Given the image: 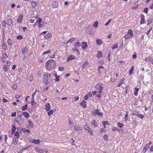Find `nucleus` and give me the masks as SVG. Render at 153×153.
<instances>
[{
	"label": "nucleus",
	"instance_id": "1",
	"mask_svg": "<svg viewBox=\"0 0 153 153\" xmlns=\"http://www.w3.org/2000/svg\"><path fill=\"white\" fill-rule=\"evenodd\" d=\"M56 65V63L55 60L53 59H50L47 61L45 67L47 70L50 71L54 69Z\"/></svg>",
	"mask_w": 153,
	"mask_h": 153
},
{
	"label": "nucleus",
	"instance_id": "2",
	"mask_svg": "<svg viewBox=\"0 0 153 153\" xmlns=\"http://www.w3.org/2000/svg\"><path fill=\"white\" fill-rule=\"evenodd\" d=\"M103 88L102 84V83H98L95 86V88L97 90L98 93L99 94L102 92Z\"/></svg>",
	"mask_w": 153,
	"mask_h": 153
},
{
	"label": "nucleus",
	"instance_id": "3",
	"mask_svg": "<svg viewBox=\"0 0 153 153\" xmlns=\"http://www.w3.org/2000/svg\"><path fill=\"white\" fill-rule=\"evenodd\" d=\"M43 76L44 77L43 79V82L45 83L48 84L49 83L48 80V76H51V74H50L48 75V74H45Z\"/></svg>",
	"mask_w": 153,
	"mask_h": 153
},
{
	"label": "nucleus",
	"instance_id": "4",
	"mask_svg": "<svg viewBox=\"0 0 153 153\" xmlns=\"http://www.w3.org/2000/svg\"><path fill=\"white\" fill-rule=\"evenodd\" d=\"M92 27L90 26H88L86 29V32L89 34H92L93 32L92 31Z\"/></svg>",
	"mask_w": 153,
	"mask_h": 153
},
{
	"label": "nucleus",
	"instance_id": "5",
	"mask_svg": "<svg viewBox=\"0 0 153 153\" xmlns=\"http://www.w3.org/2000/svg\"><path fill=\"white\" fill-rule=\"evenodd\" d=\"M30 142L36 144H38L40 143V141L39 139H32L30 141Z\"/></svg>",
	"mask_w": 153,
	"mask_h": 153
},
{
	"label": "nucleus",
	"instance_id": "6",
	"mask_svg": "<svg viewBox=\"0 0 153 153\" xmlns=\"http://www.w3.org/2000/svg\"><path fill=\"white\" fill-rule=\"evenodd\" d=\"M81 46L82 49L85 50L87 48V43L86 42H82L81 44Z\"/></svg>",
	"mask_w": 153,
	"mask_h": 153
},
{
	"label": "nucleus",
	"instance_id": "7",
	"mask_svg": "<svg viewBox=\"0 0 153 153\" xmlns=\"http://www.w3.org/2000/svg\"><path fill=\"white\" fill-rule=\"evenodd\" d=\"M76 58V56L74 55H70L68 58L67 61L68 62L69 61L74 59Z\"/></svg>",
	"mask_w": 153,
	"mask_h": 153
},
{
	"label": "nucleus",
	"instance_id": "8",
	"mask_svg": "<svg viewBox=\"0 0 153 153\" xmlns=\"http://www.w3.org/2000/svg\"><path fill=\"white\" fill-rule=\"evenodd\" d=\"M35 149L37 152H39L40 153H43L44 152V150L43 149H40L38 147H36Z\"/></svg>",
	"mask_w": 153,
	"mask_h": 153
},
{
	"label": "nucleus",
	"instance_id": "9",
	"mask_svg": "<svg viewBox=\"0 0 153 153\" xmlns=\"http://www.w3.org/2000/svg\"><path fill=\"white\" fill-rule=\"evenodd\" d=\"M23 15L22 14H20L18 17L17 20V22L19 23H21L22 22V19L23 18Z\"/></svg>",
	"mask_w": 153,
	"mask_h": 153
},
{
	"label": "nucleus",
	"instance_id": "10",
	"mask_svg": "<svg viewBox=\"0 0 153 153\" xmlns=\"http://www.w3.org/2000/svg\"><path fill=\"white\" fill-rule=\"evenodd\" d=\"M58 5V1H55L52 3V6L53 8H56Z\"/></svg>",
	"mask_w": 153,
	"mask_h": 153
},
{
	"label": "nucleus",
	"instance_id": "11",
	"mask_svg": "<svg viewBox=\"0 0 153 153\" xmlns=\"http://www.w3.org/2000/svg\"><path fill=\"white\" fill-rule=\"evenodd\" d=\"M141 20L140 21V24H142L145 23V20L144 19L145 16L143 15L142 14L141 15Z\"/></svg>",
	"mask_w": 153,
	"mask_h": 153
},
{
	"label": "nucleus",
	"instance_id": "12",
	"mask_svg": "<svg viewBox=\"0 0 153 153\" xmlns=\"http://www.w3.org/2000/svg\"><path fill=\"white\" fill-rule=\"evenodd\" d=\"M149 146L148 145H146V146H145L143 149V152L144 153H145L146 151H147L149 148Z\"/></svg>",
	"mask_w": 153,
	"mask_h": 153
},
{
	"label": "nucleus",
	"instance_id": "13",
	"mask_svg": "<svg viewBox=\"0 0 153 153\" xmlns=\"http://www.w3.org/2000/svg\"><path fill=\"white\" fill-rule=\"evenodd\" d=\"M7 25L9 26H10L12 24V21L10 19H8L7 21Z\"/></svg>",
	"mask_w": 153,
	"mask_h": 153
},
{
	"label": "nucleus",
	"instance_id": "14",
	"mask_svg": "<svg viewBox=\"0 0 153 153\" xmlns=\"http://www.w3.org/2000/svg\"><path fill=\"white\" fill-rule=\"evenodd\" d=\"M104 70V68L103 66H100L99 67V73L100 74H101L102 73V70Z\"/></svg>",
	"mask_w": 153,
	"mask_h": 153
},
{
	"label": "nucleus",
	"instance_id": "15",
	"mask_svg": "<svg viewBox=\"0 0 153 153\" xmlns=\"http://www.w3.org/2000/svg\"><path fill=\"white\" fill-rule=\"evenodd\" d=\"M45 108L47 111H49L51 109V106L49 103H47L46 105Z\"/></svg>",
	"mask_w": 153,
	"mask_h": 153
},
{
	"label": "nucleus",
	"instance_id": "16",
	"mask_svg": "<svg viewBox=\"0 0 153 153\" xmlns=\"http://www.w3.org/2000/svg\"><path fill=\"white\" fill-rule=\"evenodd\" d=\"M37 3L36 2L32 1L31 2V6L33 8H35L36 6Z\"/></svg>",
	"mask_w": 153,
	"mask_h": 153
},
{
	"label": "nucleus",
	"instance_id": "17",
	"mask_svg": "<svg viewBox=\"0 0 153 153\" xmlns=\"http://www.w3.org/2000/svg\"><path fill=\"white\" fill-rule=\"evenodd\" d=\"M27 48L26 47H25L22 50V54H25V53L27 52Z\"/></svg>",
	"mask_w": 153,
	"mask_h": 153
},
{
	"label": "nucleus",
	"instance_id": "18",
	"mask_svg": "<svg viewBox=\"0 0 153 153\" xmlns=\"http://www.w3.org/2000/svg\"><path fill=\"white\" fill-rule=\"evenodd\" d=\"M86 102L84 100L82 101L81 103V105L83 107L85 108L86 106Z\"/></svg>",
	"mask_w": 153,
	"mask_h": 153
},
{
	"label": "nucleus",
	"instance_id": "19",
	"mask_svg": "<svg viewBox=\"0 0 153 153\" xmlns=\"http://www.w3.org/2000/svg\"><path fill=\"white\" fill-rule=\"evenodd\" d=\"M91 124L94 127H97V122L95 120H93L91 122Z\"/></svg>",
	"mask_w": 153,
	"mask_h": 153
},
{
	"label": "nucleus",
	"instance_id": "20",
	"mask_svg": "<svg viewBox=\"0 0 153 153\" xmlns=\"http://www.w3.org/2000/svg\"><path fill=\"white\" fill-rule=\"evenodd\" d=\"M102 56V53L100 51H98L97 55V58H100Z\"/></svg>",
	"mask_w": 153,
	"mask_h": 153
},
{
	"label": "nucleus",
	"instance_id": "21",
	"mask_svg": "<svg viewBox=\"0 0 153 153\" xmlns=\"http://www.w3.org/2000/svg\"><path fill=\"white\" fill-rule=\"evenodd\" d=\"M77 48H76L75 49H72V51L73 52H75V53L77 55H79V52L78 50L77 49Z\"/></svg>",
	"mask_w": 153,
	"mask_h": 153
},
{
	"label": "nucleus",
	"instance_id": "22",
	"mask_svg": "<svg viewBox=\"0 0 153 153\" xmlns=\"http://www.w3.org/2000/svg\"><path fill=\"white\" fill-rule=\"evenodd\" d=\"M135 91L134 92V94L135 96H137L138 94V91H139V89L135 87Z\"/></svg>",
	"mask_w": 153,
	"mask_h": 153
},
{
	"label": "nucleus",
	"instance_id": "23",
	"mask_svg": "<svg viewBox=\"0 0 153 153\" xmlns=\"http://www.w3.org/2000/svg\"><path fill=\"white\" fill-rule=\"evenodd\" d=\"M18 141V138H15L13 139V144L15 145H16L17 144V142Z\"/></svg>",
	"mask_w": 153,
	"mask_h": 153
},
{
	"label": "nucleus",
	"instance_id": "24",
	"mask_svg": "<svg viewBox=\"0 0 153 153\" xmlns=\"http://www.w3.org/2000/svg\"><path fill=\"white\" fill-rule=\"evenodd\" d=\"M74 128L75 130L76 131L81 130V127L78 126H74Z\"/></svg>",
	"mask_w": 153,
	"mask_h": 153
},
{
	"label": "nucleus",
	"instance_id": "25",
	"mask_svg": "<svg viewBox=\"0 0 153 153\" xmlns=\"http://www.w3.org/2000/svg\"><path fill=\"white\" fill-rule=\"evenodd\" d=\"M80 43L79 42H77L74 43V45L76 47V48H78L80 45Z\"/></svg>",
	"mask_w": 153,
	"mask_h": 153
},
{
	"label": "nucleus",
	"instance_id": "26",
	"mask_svg": "<svg viewBox=\"0 0 153 153\" xmlns=\"http://www.w3.org/2000/svg\"><path fill=\"white\" fill-rule=\"evenodd\" d=\"M24 116L26 118H28L29 116L28 113L27 112H24L23 113Z\"/></svg>",
	"mask_w": 153,
	"mask_h": 153
},
{
	"label": "nucleus",
	"instance_id": "27",
	"mask_svg": "<svg viewBox=\"0 0 153 153\" xmlns=\"http://www.w3.org/2000/svg\"><path fill=\"white\" fill-rule=\"evenodd\" d=\"M128 34L130 35L131 37L133 35V32L132 30L131 29H129L128 33Z\"/></svg>",
	"mask_w": 153,
	"mask_h": 153
},
{
	"label": "nucleus",
	"instance_id": "28",
	"mask_svg": "<svg viewBox=\"0 0 153 153\" xmlns=\"http://www.w3.org/2000/svg\"><path fill=\"white\" fill-rule=\"evenodd\" d=\"M88 131L89 133L91 135H94L93 131L92 129H91V128H90Z\"/></svg>",
	"mask_w": 153,
	"mask_h": 153
},
{
	"label": "nucleus",
	"instance_id": "29",
	"mask_svg": "<svg viewBox=\"0 0 153 153\" xmlns=\"http://www.w3.org/2000/svg\"><path fill=\"white\" fill-rule=\"evenodd\" d=\"M97 44L99 45H101L102 43V41L101 39H97Z\"/></svg>",
	"mask_w": 153,
	"mask_h": 153
},
{
	"label": "nucleus",
	"instance_id": "30",
	"mask_svg": "<svg viewBox=\"0 0 153 153\" xmlns=\"http://www.w3.org/2000/svg\"><path fill=\"white\" fill-rule=\"evenodd\" d=\"M102 124L104 126H105V125H109V123L107 121H104L102 122Z\"/></svg>",
	"mask_w": 153,
	"mask_h": 153
},
{
	"label": "nucleus",
	"instance_id": "31",
	"mask_svg": "<svg viewBox=\"0 0 153 153\" xmlns=\"http://www.w3.org/2000/svg\"><path fill=\"white\" fill-rule=\"evenodd\" d=\"M84 129L87 131H88L90 128H89V126L87 125H85L84 126Z\"/></svg>",
	"mask_w": 153,
	"mask_h": 153
},
{
	"label": "nucleus",
	"instance_id": "32",
	"mask_svg": "<svg viewBox=\"0 0 153 153\" xmlns=\"http://www.w3.org/2000/svg\"><path fill=\"white\" fill-rule=\"evenodd\" d=\"M28 125L31 128L33 127V123L32 121L30 120H29L28 121Z\"/></svg>",
	"mask_w": 153,
	"mask_h": 153
},
{
	"label": "nucleus",
	"instance_id": "33",
	"mask_svg": "<svg viewBox=\"0 0 153 153\" xmlns=\"http://www.w3.org/2000/svg\"><path fill=\"white\" fill-rule=\"evenodd\" d=\"M134 67L133 66L131 68V69H130L129 71V75H131L132 74V72H133V71L134 70Z\"/></svg>",
	"mask_w": 153,
	"mask_h": 153
},
{
	"label": "nucleus",
	"instance_id": "34",
	"mask_svg": "<svg viewBox=\"0 0 153 153\" xmlns=\"http://www.w3.org/2000/svg\"><path fill=\"white\" fill-rule=\"evenodd\" d=\"M99 112V111L98 109H96L93 111V114L94 115H95L97 114H98Z\"/></svg>",
	"mask_w": 153,
	"mask_h": 153
},
{
	"label": "nucleus",
	"instance_id": "35",
	"mask_svg": "<svg viewBox=\"0 0 153 153\" xmlns=\"http://www.w3.org/2000/svg\"><path fill=\"white\" fill-rule=\"evenodd\" d=\"M52 35L50 33H48L45 36V38H49L51 37Z\"/></svg>",
	"mask_w": 153,
	"mask_h": 153
},
{
	"label": "nucleus",
	"instance_id": "36",
	"mask_svg": "<svg viewBox=\"0 0 153 153\" xmlns=\"http://www.w3.org/2000/svg\"><path fill=\"white\" fill-rule=\"evenodd\" d=\"M16 130V128L15 126H13L12 128V134L13 133H15V130Z\"/></svg>",
	"mask_w": 153,
	"mask_h": 153
},
{
	"label": "nucleus",
	"instance_id": "37",
	"mask_svg": "<svg viewBox=\"0 0 153 153\" xmlns=\"http://www.w3.org/2000/svg\"><path fill=\"white\" fill-rule=\"evenodd\" d=\"M27 107V104H26L22 107V109L23 111H25Z\"/></svg>",
	"mask_w": 153,
	"mask_h": 153
},
{
	"label": "nucleus",
	"instance_id": "38",
	"mask_svg": "<svg viewBox=\"0 0 153 153\" xmlns=\"http://www.w3.org/2000/svg\"><path fill=\"white\" fill-rule=\"evenodd\" d=\"M98 24V23L97 21L95 22L93 24L94 27L95 28L97 27Z\"/></svg>",
	"mask_w": 153,
	"mask_h": 153
},
{
	"label": "nucleus",
	"instance_id": "39",
	"mask_svg": "<svg viewBox=\"0 0 153 153\" xmlns=\"http://www.w3.org/2000/svg\"><path fill=\"white\" fill-rule=\"evenodd\" d=\"M117 125L120 128H122L124 126V125L122 123H117Z\"/></svg>",
	"mask_w": 153,
	"mask_h": 153
},
{
	"label": "nucleus",
	"instance_id": "40",
	"mask_svg": "<svg viewBox=\"0 0 153 153\" xmlns=\"http://www.w3.org/2000/svg\"><path fill=\"white\" fill-rule=\"evenodd\" d=\"M7 42L8 44L9 45H11L12 42V40H11V39H8Z\"/></svg>",
	"mask_w": 153,
	"mask_h": 153
},
{
	"label": "nucleus",
	"instance_id": "41",
	"mask_svg": "<svg viewBox=\"0 0 153 153\" xmlns=\"http://www.w3.org/2000/svg\"><path fill=\"white\" fill-rule=\"evenodd\" d=\"M55 77L56 79H55L54 80L58 82L60 80V79L59 78V76H56Z\"/></svg>",
	"mask_w": 153,
	"mask_h": 153
},
{
	"label": "nucleus",
	"instance_id": "42",
	"mask_svg": "<svg viewBox=\"0 0 153 153\" xmlns=\"http://www.w3.org/2000/svg\"><path fill=\"white\" fill-rule=\"evenodd\" d=\"M101 95L100 94H97L95 98L97 100H99L100 98L101 97Z\"/></svg>",
	"mask_w": 153,
	"mask_h": 153
},
{
	"label": "nucleus",
	"instance_id": "43",
	"mask_svg": "<svg viewBox=\"0 0 153 153\" xmlns=\"http://www.w3.org/2000/svg\"><path fill=\"white\" fill-rule=\"evenodd\" d=\"M53 110H50L48 112V115L50 116V115L52 114L53 113Z\"/></svg>",
	"mask_w": 153,
	"mask_h": 153
},
{
	"label": "nucleus",
	"instance_id": "44",
	"mask_svg": "<svg viewBox=\"0 0 153 153\" xmlns=\"http://www.w3.org/2000/svg\"><path fill=\"white\" fill-rule=\"evenodd\" d=\"M87 62L86 61H85L84 63V64H83V65L82 66V68H85V67H86V65H87Z\"/></svg>",
	"mask_w": 153,
	"mask_h": 153
},
{
	"label": "nucleus",
	"instance_id": "45",
	"mask_svg": "<svg viewBox=\"0 0 153 153\" xmlns=\"http://www.w3.org/2000/svg\"><path fill=\"white\" fill-rule=\"evenodd\" d=\"M118 45L117 44H116L113 45L112 47V49H114L115 48H117L118 47Z\"/></svg>",
	"mask_w": 153,
	"mask_h": 153
},
{
	"label": "nucleus",
	"instance_id": "46",
	"mask_svg": "<svg viewBox=\"0 0 153 153\" xmlns=\"http://www.w3.org/2000/svg\"><path fill=\"white\" fill-rule=\"evenodd\" d=\"M103 138L104 140H105L107 141L108 140V135L107 134H105L103 137Z\"/></svg>",
	"mask_w": 153,
	"mask_h": 153
},
{
	"label": "nucleus",
	"instance_id": "47",
	"mask_svg": "<svg viewBox=\"0 0 153 153\" xmlns=\"http://www.w3.org/2000/svg\"><path fill=\"white\" fill-rule=\"evenodd\" d=\"M14 133V135L16 136L18 138L19 137V133L17 131H16Z\"/></svg>",
	"mask_w": 153,
	"mask_h": 153
},
{
	"label": "nucleus",
	"instance_id": "48",
	"mask_svg": "<svg viewBox=\"0 0 153 153\" xmlns=\"http://www.w3.org/2000/svg\"><path fill=\"white\" fill-rule=\"evenodd\" d=\"M137 116L139 117L140 118L142 119L143 118L144 116L143 115L138 114Z\"/></svg>",
	"mask_w": 153,
	"mask_h": 153
},
{
	"label": "nucleus",
	"instance_id": "49",
	"mask_svg": "<svg viewBox=\"0 0 153 153\" xmlns=\"http://www.w3.org/2000/svg\"><path fill=\"white\" fill-rule=\"evenodd\" d=\"M51 53V51L48 50L46 52H44L42 53V55L46 54L48 53Z\"/></svg>",
	"mask_w": 153,
	"mask_h": 153
},
{
	"label": "nucleus",
	"instance_id": "50",
	"mask_svg": "<svg viewBox=\"0 0 153 153\" xmlns=\"http://www.w3.org/2000/svg\"><path fill=\"white\" fill-rule=\"evenodd\" d=\"M42 21V19L40 18H39L38 19L37 21L36 22L38 23L39 24H40L41 23Z\"/></svg>",
	"mask_w": 153,
	"mask_h": 153
},
{
	"label": "nucleus",
	"instance_id": "51",
	"mask_svg": "<svg viewBox=\"0 0 153 153\" xmlns=\"http://www.w3.org/2000/svg\"><path fill=\"white\" fill-rule=\"evenodd\" d=\"M64 68L63 67H59V70L60 71H62L64 70Z\"/></svg>",
	"mask_w": 153,
	"mask_h": 153
},
{
	"label": "nucleus",
	"instance_id": "52",
	"mask_svg": "<svg viewBox=\"0 0 153 153\" xmlns=\"http://www.w3.org/2000/svg\"><path fill=\"white\" fill-rule=\"evenodd\" d=\"M131 37L130 36V35L127 33L125 36L124 38H129Z\"/></svg>",
	"mask_w": 153,
	"mask_h": 153
},
{
	"label": "nucleus",
	"instance_id": "53",
	"mask_svg": "<svg viewBox=\"0 0 153 153\" xmlns=\"http://www.w3.org/2000/svg\"><path fill=\"white\" fill-rule=\"evenodd\" d=\"M3 57L4 58H6L7 57V56L6 53H4L2 54Z\"/></svg>",
	"mask_w": 153,
	"mask_h": 153
},
{
	"label": "nucleus",
	"instance_id": "54",
	"mask_svg": "<svg viewBox=\"0 0 153 153\" xmlns=\"http://www.w3.org/2000/svg\"><path fill=\"white\" fill-rule=\"evenodd\" d=\"M36 103V102H35V101H34V100H32V101H31V105H34Z\"/></svg>",
	"mask_w": 153,
	"mask_h": 153
},
{
	"label": "nucleus",
	"instance_id": "55",
	"mask_svg": "<svg viewBox=\"0 0 153 153\" xmlns=\"http://www.w3.org/2000/svg\"><path fill=\"white\" fill-rule=\"evenodd\" d=\"M152 22V21L151 19H149L148 20V23L147 24L148 25H149Z\"/></svg>",
	"mask_w": 153,
	"mask_h": 153
},
{
	"label": "nucleus",
	"instance_id": "56",
	"mask_svg": "<svg viewBox=\"0 0 153 153\" xmlns=\"http://www.w3.org/2000/svg\"><path fill=\"white\" fill-rule=\"evenodd\" d=\"M138 7V5H136L134 6H133L132 7V9L133 10H134L136 9H137Z\"/></svg>",
	"mask_w": 153,
	"mask_h": 153
},
{
	"label": "nucleus",
	"instance_id": "57",
	"mask_svg": "<svg viewBox=\"0 0 153 153\" xmlns=\"http://www.w3.org/2000/svg\"><path fill=\"white\" fill-rule=\"evenodd\" d=\"M24 132H27L28 133H29L30 132V131L29 130L26 129L25 128L23 130Z\"/></svg>",
	"mask_w": 153,
	"mask_h": 153
},
{
	"label": "nucleus",
	"instance_id": "58",
	"mask_svg": "<svg viewBox=\"0 0 153 153\" xmlns=\"http://www.w3.org/2000/svg\"><path fill=\"white\" fill-rule=\"evenodd\" d=\"M4 69L5 71H7V66L5 65L4 66Z\"/></svg>",
	"mask_w": 153,
	"mask_h": 153
},
{
	"label": "nucleus",
	"instance_id": "59",
	"mask_svg": "<svg viewBox=\"0 0 153 153\" xmlns=\"http://www.w3.org/2000/svg\"><path fill=\"white\" fill-rule=\"evenodd\" d=\"M128 112H126V114L125 115V120L126 121L128 119Z\"/></svg>",
	"mask_w": 153,
	"mask_h": 153
},
{
	"label": "nucleus",
	"instance_id": "60",
	"mask_svg": "<svg viewBox=\"0 0 153 153\" xmlns=\"http://www.w3.org/2000/svg\"><path fill=\"white\" fill-rule=\"evenodd\" d=\"M111 19H109L108 20V21L106 23V24H105V26H107L109 24L110 22H111Z\"/></svg>",
	"mask_w": 153,
	"mask_h": 153
},
{
	"label": "nucleus",
	"instance_id": "61",
	"mask_svg": "<svg viewBox=\"0 0 153 153\" xmlns=\"http://www.w3.org/2000/svg\"><path fill=\"white\" fill-rule=\"evenodd\" d=\"M148 8H147V7L145 8L144 9V12H145V13H147L148 12Z\"/></svg>",
	"mask_w": 153,
	"mask_h": 153
},
{
	"label": "nucleus",
	"instance_id": "62",
	"mask_svg": "<svg viewBox=\"0 0 153 153\" xmlns=\"http://www.w3.org/2000/svg\"><path fill=\"white\" fill-rule=\"evenodd\" d=\"M17 87V86L16 85H14L13 86V88L14 90H16Z\"/></svg>",
	"mask_w": 153,
	"mask_h": 153
},
{
	"label": "nucleus",
	"instance_id": "63",
	"mask_svg": "<svg viewBox=\"0 0 153 153\" xmlns=\"http://www.w3.org/2000/svg\"><path fill=\"white\" fill-rule=\"evenodd\" d=\"M21 96L19 94H17L15 96V98L16 99H19Z\"/></svg>",
	"mask_w": 153,
	"mask_h": 153
},
{
	"label": "nucleus",
	"instance_id": "64",
	"mask_svg": "<svg viewBox=\"0 0 153 153\" xmlns=\"http://www.w3.org/2000/svg\"><path fill=\"white\" fill-rule=\"evenodd\" d=\"M16 116V112H15L14 113H13L11 114V116L12 117H15Z\"/></svg>",
	"mask_w": 153,
	"mask_h": 153
}]
</instances>
